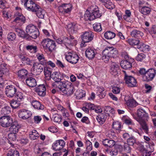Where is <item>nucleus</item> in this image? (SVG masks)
<instances>
[{
	"label": "nucleus",
	"mask_w": 156,
	"mask_h": 156,
	"mask_svg": "<svg viewBox=\"0 0 156 156\" xmlns=\"http://www.w3.org/2000/svg\"><path fill=\"white\" fill-rule=\"evenodd\" d=\"M58 88L60 90L62 91L64 94L67 96L72 95L75 89L73 84L68 81H61L60 82L58 86Z\"/></svg>",
	"instance_id": "obj_1"
},
{
	"label": "nucleus",
	"mask_w": 156,
	"mask_h": 156,
	"mask_svg": "<svg viewBox=\"0 0 156 156\" xmlns=\"http://www.w3.org/2000/svg\"><path fill=\"white\" fill-rule=\"evenodd\" d=\"M102 59L106 62L110 58H116L118 56V51L116 48L107 47L103 51Z\"/></svg>",
	"instance_id": "obj_2"
},
{
	"label": "nucleus",
	"mask_w": 156,
	"mask_h": 156,
	"mask_svg": "<svg viewBox=\"0 0 156 156\" xmlns=\"http://www.w3.org/2000/svg\"><path fill=\"white\" fill-rule=\"evenodd\" d=\"M16 9L19 10L17 11L14 15V19L13 21V23L18 27H20L25 23L26 19L21 13V9L18 7H16Z\"/></svg>",
	"instance_id": "obj_3"
},
{
	"label": "nucleus",
	"mask_w": 156,
	"mask_h": 156,
	"mask_svg": "<svg viewBox=\"0 0 156 156\" xmlns=\"http://www.w3.org/2000/svg\"><path fill=\"white\" fill-rule=\"evenodd\" d=\"M41 44L44 50L48 52H51L55 48V42L54 41L49 38L43 39L41 41Z\"/></svg>",
	"instance_id": "obj_4"
},
{
	"label": "nucleus",
	"mask_w": 156,
	"mask_h": 156,
	"mask_svg": "<svg viewBox=\"0 0 156 156\" xmlns=\"http://www.w3.org/2000/svg\"><path fill=\"white\" fill-rule=\"evenodd\" d=\"M65 58L66 60L69 63L75 64L79 60L78 55L73 52H67L65 53Z\"/></svg>",
	"instance_id": "obj_5"
},
{
	"label": "nucleus",
	"mask_w": 156,
	"mask_h": 156,
	"mask_svg": "<svg viewBox=\"0 0 156 156\" xmlns=\"http://www.w3.org/2000/svg\"><path fill=\"white\" fill-rule=\"evenodd\" d=\"M125 60H122L120 63L121 67L125 69H130L132 67V63L134 59L129 58L128 55L124 56Z\"/></svg>",
	"instance_id": "obj_6"
},
{
	"label": "nucleus",
	"mask_w": 156,
	"mask_h": 156,
	"mask_svg": "<svg viewBox=\"0 0 156 156\" xmlns=\"http://www.w3.org/2000/svg\"><path fill=\"white\" fill-rule=\"evenodd\" d=\"M12 122V119L9 115L3 116L0 118V125L4 128L10 126Z\"/></svg>",
	"instance_id": "obj_7"
},
{
	"label": "nucleus",
	"mask_w": 156,
	"mask_h": 156,
	"mask_svg": "<svg viewBox=\"0 0 156 156\" xmlns=\"http://www.w3.org/2000/svg\"><path fill=\"white\" fill-rule=\"evenodd\" d=\"M123 72L124 74V79L126 83L128 86L131 87L135 86L137 83L135 79L133 76L129 75L126 71H123Z\"/></svg>",
	"instance_id": "obj_8"
},
{
	"label": "nucleus",
	"mask_w": 156,
	"mask_h": 156,
	"mask_svg": "<svg viewBox=\"0 0 156 156\" xmlns=\"http://www.w3.org/2000/svg\"><path fill=\"white\" fill-rule=\"evenodd\" d=\"M156 74V72L154 69H150L147 70V73L143 76L144 81L148 82L153 80Z\"/></svg>",
	"instance_id": "obj_9"
},
{
	"label": "nucleus",
	"mask_w": 156,
	"mask_h": 156,
	"mask_svg": "<svg viewBox=\"0 0 156 156\" xmlns=\"http://www.w3.org/2000/svg\"><path fill=\"white\" fill-rule=\"evenodd\" d=\"M24 2V5L28 10L34 12L38 9V5L31 0H27Z\"/></svg>",
	"instance_id": "obj_10"
},
{
	"label": "nucleus",
	"mask_w": 156,
	"mask_h": 156,
	"mask_svg": "<svg viewBox=\"0 0 156 156\" xmlns=\"http://www.w3.org/2000/svg\"><path fill=\"white\" fill-rule=\"evenodd\" d=\"M17 92L16 88L12 85L8 86L5 88V94L9 98L14 97Z\"/></svg>",
	"instance_id": "obj_11"
},
{
	"label": "nucleus",
	"mask_w": 156,
	"mask_h": 156,
	"mask_svg": "<svg viewBox=\"0 0 156 156\" xmlns=\"http://www.w3.org/2000/svg\"><path fill=\"white\" fill-rule=\"evenodd\" d=\"M94 36V34L91 31L85 32L82 35L81 39L84 43L89 42L92 40Z\"/></svg>",
	"instance_id": "obj_12"
},
{
	"label": "nucleus",
	"mask_w": 156,
	"mask_h": 156,
	"mask_svg": "<svg viewBox=\"0 0 156 156\" xmlns=\"http://www.w3.org/2000/svg\"><path fill=\"white\" fill-rule=\"evenodd\" d=\"M43 65L41 63L35 62L33 63V73L35 75L40 74L43 70Z\"/></svg>",
	"instance_id": "obj_13"
},
{
	"label": "nucleus",
	"mask_w": 156,
	"mask_h": 156,
	"mask_svg": "<svg viewBox=\"0 0 156 156\" xmlns=\"http://www.w3.org/2000/svg\"><path fill=\"white\" fill-rule=\"evenodd\" d=\"M18 114L20 118L24 119L29 118L32 115V113L30 111L24 109L20 110Z\"/></svg>",
	"instance_id": "obj_14"
},
{
	"label": "nucleus",
	"mask_w": 156,
	"mask_h": 156,
	"mask_svg": "<svg viewBox=\"0 0 156 156\" xmlns=\"http://www.w3.org/2000/svg\"><path fill=\"white\" fill-rule=\"evenodd\" d=\"M72 5L71 4H64L59 7V11L63 14L68 13L72 10Z\"/></svg>",
	"instance_id": "obj_15"
},
{
	"label": "nucleus",
	"mask_w": 156,
	"mask_h": 156,
	"mask_svg": "<svg viewBox=\"0 0 156 156\" xmlns=\"http://www.w3.org/2000/svg\"><path fill=\"white\" fill-rule=\"evenodd\" d=\"M65 144L64 141L63 140H60L53 143L52 147L55 151H59L63 148Z\"/></svg>",
	"instance_id": "obj_16"
},
{
	"label": "nucleus",
	"mask_w": 156,
	"mask_h": 156,
	"mask_svg": "<svg viewBox=\"0 0 156 156\" xmlns=\"http://www.w3.org/2000/svg\"><path fill=\"white\" fill-rule=\"evenodd\" d=\"M80 25L77 24L71 23L67 26L68 30L71 34L76 33L79 29Z\"/></svg>",
	"instance_id": "obj_17"
},
{
	"label": "nucleus",
	"mask_w": 156,
	"mask_h": 156,
	"mask_svg": "<svg viewBox=\"0 0 156 156\" xmlns=\"http://www.w3.org/2000/svg\"><path fill=\"white\" fill-rule=\"evenodd\" d=\"M8 131L11 133L16 134L18 132L20 128V125L16 122H12V125L9 126Z\"/></svg>",
	"instance_id": "obj_18"
},
{
	"label": "nucleus",
	"mask_w": 156,
	"mask_h": 156,
	"mask_svg": "<svg viewBox=\"0 0 156 156\" xmlns=\"http://www.w3.org/2000/svg\"><path fill=\"white\" fill-rule=\"evenodd\" d=\"M46 89L44 85H40L36 88V91L40 96H44L46 94Z\"/></svg>",
	"instance_id": "obj_19"
},
{
	"label": "nucleus",
	"mask_w": 156,
	"mask_h": 156,
	"mask_svg": "<svg viewBox=\"0 0 156 156\" xmlns=\"http://www.w3.org/2000/svg\"><path fill=\"white\" fill-rule=\"evenodd\" d=\"M52 72V69L50 68L45 67L44 68V72L46 80H50L52 76L51 73Z\"/></svg>",
	"instance_id": "obj_20"
},
{
	"label": "nucleus",
	"mask_w": 156,
	"mask_h": 156,
	"mask_svg": "<svg viewBox=\"0 0 156 156\" xmlns=\"http://www.w3.org/2000/svg\"><path fill=\"white\" fill-rule=\"evenodd\" d=\"M137 117L136 118V120L138 122V120H143V118H146L147 116V114L145 111L141 108L139 109L137 111Z\"/></svg>",
	"instance_id": "obj_21"
},
{
	"label": "nucleus",
	"mask_w": 156,
	"mask_h": 156,
	"mask_svg": "<svg viewBox=\"0 0 156 156\" xmlns=\"http://www.w3.org/2000/svg\"><path fill=\"white\" fill-rule=\"evenodd\" d=\"M65 41L66 42V46L67 48H69L70 50V48H68L67 45L72 46L76 45L77 44V41L74 39V37L72 36H70V38L69 39L66 38L65 39Z\"/></svg>",
	"instance_id": "obj_22"
},
{
	"label": "nucleus",
	"mask_w": 156,
	"mask_h": 156,
	"mask_svg": "<svg viewBox=\"0 0 156 156\" xmlns=\"http://www.w3.org/2000/svg\"><path fill=\"white\" fill-rule=\"evenodd\" d=\"M95 53L96 51L94 48H89L86 50L85 54L89 59H91L94 57Z\"/></svg>",
	"instance_id": "obj_23"
},
{
	"label": "nucleus",
	"mask_w": 156,
	"mask_h": 156,
	"mask_svg": "<svg viewBox=\"0 0 156 156\" xmlns=\"http://www.w3.org/2000/svg\"><path fill=\"white\" fill-rule=\"evenodd\" d=\"M51 78L56 82H59L62 80L63 76L59 72H53L52 74Z\"/></svg>",
	"instance_id": "obj_24"
},
{
	"label": "nucleus",
	"mask_w": 156,
	"mask_h": 156,
	"mask_svg": "<svg viewBox=\"0 0 156 156\" xmlns=\"http://www.w3.org/2000/svg\"><path fill=\"white\" fill-rule=\"evenodd\" d=\"M107 115L104 113H100L97 117L96 119L100 124H103L105 122Z\"/></svg>",
	"instance_id": "obj_25"
},
{
	"label": "nucleus",
	"mask_w": 156,
	"mask_h": 156,
	"mask_svg": "<svg viewBox=\"0 0 156 156\" xmlns=\"http://www.w3.org/2000/svg\"><path fill=\"white\" fill-rule=\"evenodd\" d=\"M26 83L27 85L30 87H34L37 85L36 80L33 77H29L27 79Z\"/></svg>",
	"instance_id": "obj_26"
},
{
	"label": "nucleus",
	"mask_w": 156,
	"mask_h": 156,
	"mask_svg": "<svg viewBox=\"0 0 156 156\" xmlns=\"http://www.w3.org/2000/svg\"><path fill=\"white\" fill-rule=\"evenodd\" d=\"M31 103L33 107L37 109L42 110L44 109V106L41 105L40 102L36 100H33Z\"/></svg>",
	"instance_id": "obj_27"
},
{
	"label": "nucleus",
	"mask_w": 156,
	"mask_h": 156,
	"mask_svg": "<svg viewBox=\"0 0 156 156\" xmlns=\"http://www.w3.org/2000/svg\"><path fill=\"white\" fill-rule=\"evenodd\" d=\"M119 66L118 64L115 62H112L111 66V73L114 75H116L117 72L119 70Z\"/></svg>",
	"instance_id": "obj_28"
},
{
	"label": "nucleus",
	"mask_w": 156,
	"mask_h": 156,
	"mask_svg": "<svg viewBox=\"0 0 156 156\" xmlns=\"http://www.w3.org/2000/svg\"><path fill=\"white\" fill-rule=\"evenodd\" d=\"M102 143L104 146L106 147L111 148L115 144V142L113 140L105 139L102 141Z\"/></svg>",
	"instance_id": "obj_29"
},
{
	"label": "nucleus",
	"mask_w": 156,
	"mask_h": 156,
	"mask_svg": "<svg viewBox=\"0 0 156 156\" xmlns=\"http://www.w3.org/2000/svg\"><path fill=\"white\" fill-rule=\"evenodd\" d=\"M38 9L36 11H34V12H36V14L37 17L39 18L43 19L44 18V15L45 14V11L43 9L38 5Z\"/></svg>",
	"instance_id": "obj_30"
},
{
	"label": "nucleus",
	"mask_w": 156,
	"mask_h": 156,
	"mask_svg": "<svg viewBox=\"0 0 156 156\" xmlns=\"http://www.w3.org/2000/svg\"><path fill=\"white\" fill-rule=\"evenodd\" d=\"M9 71L7 65L5 63H3L0 65V76H2L5 73Z\"/></svg>",
	"instance_id": "obj_31"
},
{
	"label": "nucleus",
	"mask_w": 156,
	"mask_h": 156,
	"mask_svg": "<svg viewBox=\"0 0 156 156\" xmlns=\"http://www.w3.org/2000/svg\"><path fill=\"white\" fill-rule=\"evenodd\" d=\"M93 9L92 13L94 16V19L96 18H99L101 16V14L100 12L99 9L96 6L92 7Z\"/></svg>",
	"instance_id": "obj_32"
},
{
	"label": "nucleus",
	"mask_w": 156,
	"mask_h": 156,
	"mask_svg": "<svg viewBox=\"0 0 156 156\" xmlns=\"http://www.w3.org/2000/svg\"><path fill=\"white\" fill-rule=\"evenodd\" d=\"M27 71L24 69H21L18 72V76L21 80L25 79L27 75Z\"/></svg>",
	"instance_id": "obj_33"
},
{
	"label": "nucleus",
	"mask_w": 156,
	"mask_h": 156,
	"mask_svg": "<svg viewBox=\"0 0 156 156\" xmlns=\"http://www.w3.org/2000/svg\"><path fill=\"white\" fill-rule=\"evenodd\" d=\"M131 35L132 37L140 38L143 36L144 34L142 32L135 30L131 32Z\"/></svg>",
	"instance_id": "obj_34"
},
{
	"label": "nucleus",
	"mask_w": 156,
	"mask_h": 156,
	"mask_svg": "<svg viewBox=\"0 0 156 156\" xmlns=\"http://www.w3.org/2000/svg\"><path fill=\"white\" fill-rule=\"evenodd\" d=\"M39 135L35 130H33L30 133L29 136L31 140H35L39 138Z\"/></svg>",
	"instance_id": "obj_35"
},
{
	"label": "nucleus",
	"mask_w": 156,
	"mask_h": 156,
	"mask_svg": "<svg viewBox=\"0 0 156 156\" xmlns=\"http://www.w3.org/2000/svg\"><path fill=\"white\" fill-rule=\"evenodd\" d=\"M37 29L34 25L32 24H30L27 27L26 31L28 34L29 36L32 32H34L35 30H37Z\"/></svg>",
	"instance_id": "obj_36"
},
{
	"label": "nucleus",
	"mask_w": 156,
	"mask_h": 156,
	"mask_svg": "<svg viewBox=\"0 0 156 156\" xmlns=\"http://www.w3.org/2000/svg\"><path fill=\"white\" fill-rule=\"evenodd\" d=\"M103 87H98L97 93L100 98H103L105 96V93L104 92Z\"/></svg>",
	"instance_id": "obj_37"
},
{
	"label": "nucleus",
	"mask_w": 156,
	"mask_h": 156,
	"mask_svg": "<svg viewBox=\"0 0 156 156\" xmlns=\"http://www.w3.org/2000/svg\"><path fill=\"white\" fill-rule=\"evenodd\" d=\"M138 122L140 124L142 127V128L144 130V132L146 133H148V127L147 126L146 123L143 120H138Z\"/></svg>",
	"instance_id": "obj_38"
},
{
	"label": "nucleus",
	"mask_w": 156,
	"mask_h": 156,
	"mask_svg": "<svg viewBox=\"0 0 156 156\" xmlns=\"http://www.w3.org/2000/svg\"><path fill=\"white\" fill-rule=\"evenodd\" d=\"M0 47L2 48V50L4 52L8 51L10 48L4 41H2V40L0 41Z\"/></svg>",
	"instance_id": "obj_39"
},
{
	"label": "nucleus",
	"mask_w": 156,
	"mask_h": 156,
	"mask_svg": "<svg viewBox=\"0 0 156 156\" xmlns=\"http://www.w3.org/2000/svg\"><path fill=\"white\" fill-rule=\"evenodd\" d=\"M93 15L92 12H87L84 14V19L86 21L92 20L94 19V16Z\"/></svg>",
	"instance_id": "obj_40"
},
{
	"label": "nucleus",
	"mask_w": 156,
	"mask_h": 156,
	"mask_svg": "<svg viewBox=\"0 0 156 156\" xmlns=\"http://www.w3.org/2000/svg\"><path fill=\"white\" fill-rule=\"evenodd\" d=\"M90 109L94 110L97 113H101L102 112V110L100 106L95 105L93 104H91V105H90Z\"/></svg>",
	"instance_id": "obj_41"
},
{
	"label": "nucleus",
	"mask_w": 156,
	"mask_h": 156,
	"mask_svg": "<svg viewBox=\"0 0 156 156\" xmlns=\"http://www.w3.org/2000/svg\"><path fill=\"white\" fill-rule=\"evenodd\" d=\"M140 12L144 15L149 14L151 12V9L147 6L140 9Z\"/></svg>",
	"instance_id": "obj_42"
},
{
	"label": "nucleus",
	"mask_w": 156,
	"mask_h": 156,
	"mask_svg": "<svg viewBox=\"0 0 156 156\" xmlns=\"http://www.w3.org/2000/svg\"><path fill=\"white\" fill-rule=\"evenodd\" d=\"M130 146L126 143H124L123 144L121 145L124 151L127 153L131 152V148Z\"/></svg>",
	"instance_id": "obj_43"
},
{
	"label": "nucleus",
	"mask_w": 156,
	"mask_h": 156,
	"mask_svg": "<svg viewBox=\"0 0 156 156\" xmlns=\"http://www.w3.org/2000/svg\"><path fill=\"white\" fill-rule=\"evenodd\" d=\"M7 155V156H19V153L15 149H11L8 151Z\"/></svg>",
	"instance_id": "obj_44"
},
{
	"label": "nucleus",
	"mask_w": 156,
	"mask_h": 156,
	"mask_svg": "<svg viewBox=\"0 0 156 156\" xmlns=\"http://www.w3.org/2000/svg\"><path fill=\"white\" fill-rule=\"evenodd\" d=\"M75 94L76 98L77 99H80L85 96L84 91L82 90H77Z\"/></svg>",
	"instance_id": "obj_45"
},
{
	"label": "nucleus",
	"mask_w": 156,
	"mask_h": 156,
	"mask_svg": "<svg viewBox=\"0 0 156 156\" xmlns=\"http://www.w3.org/2000/svg\"><path fill=\"white\" fill-rule=\"evenodd\" d=\"M126 104L127 106L131 108L135 107L137 105L136 101L133 99H130L128 100Z\"/></svg>",
	"instance_id": "obj_46"
},
{
	"label": "nucleus",
	"mask_w": 156,
	"mask_h": 156,
	"mask_svg": "<svg viewBox=\"0 0 156 156\" xmlns=\"http://www.w3.org/2000/svg\"><path fill=\"white\" fill-rule=\"evenodd\" d=\"M128 42L129 44L131 45H137V47L139 46L140 41L138 39H128Z\"/></svg>",
	"instance_id": "obj_47"
},
{
	"label": "nucleus",
	"mask_w": 156,
	"mask_h": 156,
	"mask_svg": "<svg viewBox=\"0 0 156 156\" xmlns=\"http://www.w3.org/2000/svg\"><path fill=\"white\" fill-rule=\"evenodd\" d=\"M10 108L9 106H6L2 108L1 110V113L2 115H6L10 113Z\"/></svg>",
	"instance_id": "obj_48"
},
{
	"label": "nucleus",
	"mask_w": 156,
	"mask_h": 156,
	"mask_svg": "<svg viewBox=\"0 0 156 156\" xmlns=\"http://www.w3.org/2000/svg\"><path fill=\"white\" fill-rule=\"evenodd\" d=\"M115 35L114 33L111 31L106 32L104 34L105 37L108 39H111L114 38Z\"/></svg>",
	"instance_id": "obj_49"
},
{
	"label": "nucleus",
	"mask_w": 156,
	"mask_h": 156,
	"mask_svg": "<svg viewBox=\"0 0 156 156\" xmlns=\"http://www.w3.org/2000/svg\"><path fill=\"white\" fill-rule=\"evenodd\" d=\"M93 27L94 30L96 32H100L102 30L101 25L99 23H95L93 24Z\"/></svg>",
	"instance_id": "obj_50"
},
{
	"label": "nucleus",
	"mask_w": 156,
	"mask_h": 156,
	"mask_svg": "<svg viewBox=\"0 0 156 156\" xmlns=\"http://www.w3.org/2000/svg\"><path fill=\"white\" fill-rule=\"evenodd\" d=\"M26 48L27 50L32 52L36 53L37 52V48L36 46L28 45L26 46Z\"/></svg>",
	"instance_id": "obj_51"
},
{
	"label": "nucleus",
	"mask_w": 156,
	"mask_h": 156,
	"mask_svg": "<svg viewBox=\"0 0 156 156\" xmlns=\"http://www.w3.org/2000/svg\"><path fill=\"white\" fill-rule=\"evenodd\" d=\"M137 48L142 51H148L149 50V46L148 45L143 44L142 45L137 47Z\"/></svg>",
	"instance_id": "obj_52"
},
{
	"label": "nucleus",
	"mask_w": 156,
	"mask_h": 156,
	"mask_svg": "<svg viewBox=\"0 0 156 156\" xmlns=\"http://www.w3.org/2000/svg\"><path fill=\"white\" fill-rule=\"evenodd\" d=\"M107 136L110 139H115L116 137V133L112 130L108 131L107 133Z\"/></svg>",
	"instance_id": "obj_53"
},
{
	"label": "nucleus",
	"mask_w": 156,
	"mask_h": 156,
	"mask_svg": "<svg viewBox=\"0 0 156 156\" xmlns=\"http://www.w3.org/2000/svg\"><path fill=\"white\" fill-rule=\"evenodd\" d=\"M16 31L18 35L21 37L25 38L27 36V34L22 30L20 29H17Z\"/></svg>",
	"instance_id": "obj_54"
},
{
	"label": "nucleus",
	"mask_w": 156,
	"mask_h": 156,
	"mask_svg": "<svg viewBox=\"0 0 156 156\" xmlns=\"http://www.w3.org/2000/svg\"><path fill=\"white\" fill-rule=\"evenodd\" d=\"M10 104L12 108L16 109L20 106V104L17 101L13 100L11 101Z\"/></svg>",
	"instance_id": "obj_55"
},
{
	"label": "nucleus",
	"mask_w": 156,
	"mask_h": 156,
	"mask_svg": "<svg viewBox=\"0 0 156 156\" xmlns=\"http://www.w3.org/2000/svg\"><path fill=\"white\" fill-rule=\"evenodd\" d=\"M127 143L130 145L133 146L136 142V139L131 135V136L127 139Z\"/></svg>",
	"instance_id": "obj_56"
},
{
	"label": "nucleus",
	"mask_w": 156,
	"mask_h": 156,
	"mask_svg": "<svg viewBox=\"0 0 156 156\" xmlns=\"http://www.w3.org/2000/svg\"><path fill=\"white\" fill-rule=\"evenodd\" d=\"M112 127L116 130H120L121 129V124L118 121L113 122Z\"/></svg>",
	"instance_id": "obj_57"
},
{
	"label": "nucleus",
	"mask_w": 156,
	"mask_h": 156,
	"mask_svg": "<svg viewBox=\"0 0 156 156\" xmlns=\"http://www.w3.org/2000/svg\"><path fill=\"white\" fill-rule=\"evenodd\" d=\"M16 37L15 34L12 32L9 33L7 36V38L9 41H12L14 40Z\"/></svg>",
	"instance_id": "obj_58"
},
{
	"label": "nucleus",
	"mask_w": 156,
	"mask_h": 156,
	"mask_svg": "<svg viewBox=\"0 0 156 156\" xmlns=\"http://www.w3.org/2000/svg\"><path fill=\"white\" fill-rule=\"evenodd\" d=\"M91 105V103H90L86 104L85 106L82 107V110L85 112V113H88L89 112V109H90Z\"/></svg>",
	"instance_id": "obj_59"
},
{
	"label": "nucleus",
	"mask_w": 156,
	"mask_h": 156,
	"mask_svg": "<svg viewBox=\"0 0 156 156\" xmlns=\"http://www.w3.org/2000/svg\"><path fill=\"white\" fill-rule=\"evenodd\" d=\"M29 36L33 38L36 39L39 35V32L38 29L32 32Z\"/></svg>",
	"instance_id": "obj_60"
},
{
	"label": "nucleus",
	"mask_w": 156,
	"mask_h": 156,
	"mask_svg": "<svg viewBox=\"0 0 156 156\" xmlns=\"http://www.w3.org/2000/svg\"><path fill=\"white\" fill-rule=\"evenodd\" d=\"M24 96L23 95L22 93L20 92H17L15 95L16 98L18 100V101L22 100L23 99Z\"/></svg>",
	"instance_id": "obj_61"
},
{
	"label": "nucleus",
	"mask_w": 156,
	"mask_h": 156,
	"mask_svg": "<svg viewBox=\"0 0 156 156\" xmlns=\"http://www.w3.org/2000/svg\"><path fill=\"white\" fill-rule=\"evenodd\" d=\"M131 15V13L130 10H126L125 11V14L123 15V17L125 20L129 18Z\"/></svg>",
	"instance_id": "obj_62"
},
{
	"label": "nucleus",
	"mask_w": 156,
	"mask_h": 156,
	"mask_svg": "<svg viewBox=\"0 0 156 156\" xmlns=\"http://www.w3.org/2000/svg\"><path fill=\"white\" fill-rule=\"evenodd\" d=\"M105 111L108 113H112V114L115 113L114 110L110 106H107L105 108Z\"/></svg>",
	"instance_id": "obj_63"
},
{
	"label": "nucleus",
	"mask_w": 156,
	"mask_h": 156,
	"mask_svg": "<svg viewBox=\"0 0 156 156\" xmlns=\"http://www.w3.org/2000/svg\"><path fill=\"white\" fill-rule=\"evenodd\" d=\"M145 58V55L143 53H141L138 54L136 58V60L139 61H141Z\"/></svg>",
	"instance_id": "obj_64"
}]
</instances>
